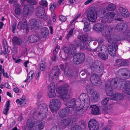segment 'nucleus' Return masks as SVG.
I'll use <instances>...</instances> for the list:
<instances>
[{"label":"nucleus","instance_id":"1","mask_svg":"<svg viewBox=\"0 0 130 130\" xmlns=\"http://www.w3.org/2000/svg\"><path fill=\"white\" fill-rule=\"evenodd\" d=\"M92 72L99 76L103 75L104 68L101 62L98 60L95 61L91 67Z\"/></svg>","mask_w":130,"mask_h":130},{"label":"nucleus","instance_id":"2","mask_svg":"<svg viewBox=\"0 0 130 130\" xmlns=\"http://www.w3.org/2000/svg\"><path fill=\"white\" fill-rule=\"evenodd\" d=\"M87 34H85L80 36L79 39L84 43L83 46L81 47V48L84 50L91 52L92 50L90 47L89 43L91 40L87 37Z\"/></svg>","mask_w":130,"mask_h":130},{"label":"nucleus","instance_id":"3","mask_svg":"<svg viewBox=\"0 0 130 130\" xmlns=\"http://www.w3.org/2000/svg\"><path fill=\"white\" fill-rule=\"evenodd\" d=\"M61 103L60 101L57 99L51 100L49 104V107L51 111L53 113H55L56 110L60 108Z\"/></svg>","mask_w":130,"mask_h":130},{"label":"nucleus","instance_id":"4","mask_svg":"<svg viewBox=\"0 0 130 130\" xmlns=\"http://www.w3.org/2000/svg\"><path fill=\"white\" fill-rule=\"evenodd\" d=\"M36 15L38 18H41L45 20L47 19L45 9L44 7L40 6H38L36 9L35 12Z\"/></svg>","mask_w":130,"mask_h":130},{"label":"nucleus","instance_id":"5","mask_svg":"<svg viewBox=\"0 0 130 130\" xmlns=\"http://www.w3.org/2000/svg\"><path fill=\"white\" fill-rule=\"evenodd\" d=\"M85 59L84 53H79L77 54L73 58V61L75 64H78L83 63Z\"/></svg>","mask_w":130,"mask_h":130},{"label":"nucleus","instance_id":"6","mask_svg":"<svg viewBox=\"0 0 130 130\" xmlns=\"http://www.w3.org/2000/svg\"><path fill=\"white\" fill-rule=\"evenodd\" d=\"M17 29L19 31H22L24 33H27L29 32V28L26 20L19 22Z\"/></svg>","mask_w":130,"mask_h":130},{"label":"nucleus","instance_id":"7","mask_svg":"<svg viewBox=\"0 0 130 130\" xmlns=\"http://www.w3.org/2000/svg\"><path fill=\"white\" fill-rule=\"evenodd\" d=\"M60 73V70L59 68L57 66L54 67L50 72V78L52 81L57 80L58 78V76Z\"/></svg>","mask_w":130,"mask_h":130},{"label":"nucleus","instance_id":"8","mask_svg":"<svg viewBox=\"0 0 130 130\" xmlns=\"http://www.w3.org/2000/svg\"><path fill=\"white\" fill-rule=\"evenodd\" d=\"M36 105L38 106L39 115L43 116V115H45V117H46V113H47L48 110L47 106L44 103L40 104L39 102L37 103Z\"/></svg>","mask_w":130,"mask_h":130},{"label":"nucleus","instance_id":"9","mask_svg":"<svg viewBox=\"0 0 130 130\" xmlns=\"http://www.w3.org/2000/svg\"><path fill=\"white\" fill-rule=\"evenodd\" d=\"M79 99L82 100L85 108H88L89 106L90 99L88 94L82 93L79 96Z\"/></svg>","mask_w":130,"mask_h":130},{"label":"nucleus","instance_id":"10","mask_svg":"<svg viewBox=\"0 0 130 130\" xmlns=\"http://www.w3.org/2000/svg\"><path fill=\"white\" fill-rule=\"evenodd\" d=\"M88 126L90 130H99L100 125L96 120L93 118L89 121Z\"/></svg>","mask_w":130,"mask_h":130},{"label":"nucleus","instance_id":"11","mask_svg":"<svg viewBox=\"0 0 130 130\" xmlns=\"http://www.w3.org/2000/svg\"><path fill=\"white\" fill-rule=\"evenodd\" d=\"M119 75L122 78L127 79L130 77V71L126 68H122L119 69L117 72Z\"/></svg>","mask_w":130,"mask_h":130},{"label":"nucleus","instance_id":"12","mask_svg":"<svg viewBox=\"0 0 130 130\" xmlns=\"http://www.w3.org/2000/svg\"><path fill=\"white\" fill-rule=\"evenodd\" d=\"M87 19H88L90 22H95L97 17V14L96 12L94 10L91 9L89 10L87 13Z\"/></svg>","mask_w":130,"mask_h":130},{"label":"nucleus","instance_id":"13","mask_svg":"<svg viewBox=\"0 0 130 130\" xmlns=\"http://www.w3.org/2000/svg\"><path fill=\"white\" fill-rule=\"evenodd\" d=\"M117 44H114L112 45H109L107 47V50L109 54L111 56H115L116 51L118 49Z\"/></svg>","mask_w":130,"mask_h":130},{"label":"nucleus","instance_id":"14","mask_svg":"<svg viewBox=\"0 0 130 130\" xmlns=\"http://www.w3.org/2000/svg\"><path fill=\"white\" fill-rule=\"evenodd\" d=\"M55 86L54 83L50 84L48 86V91L47 92V95L50 98H54L56 96V93L55 92Z\"/></svg>","mask_w":130,"mask_h":130},{"label":"nucleus","instance_id":"15","mask_svg":"<svg viewBox=\"0 0 130 130\" xmlns=\"http://www.w3.org/2000/svg\"><path fill=\"white\" fill-rule=\"evenodd\" d=\"M40 22L38 19H33L31 21L30 23L29 28L32 30H35L38 29V25Z\"/></svg>","mask_w":130,"mask_h":130},{"label":"nucleus","instance_id":"16","mask_svg":"<svg viewBox=\"0 0 130 130\" xmlns=\"http://www.w3.org/2000/svg\"><path fill=\"white\" fill-rule=\"evenodd\" d=\"M75 118L71 117L68 118H67L63 119L61 120V126L65 128L67 126H69L70 127V124L73 121V120Z\"/></svg>","mask_w":130,"mask_h":130},{"label":"nucleus","instance_id":"17","mask_svg":"<svg viewBox=\"0 0 130 130\" xmlns=\"http://www.w3.org/2000/svg\"><path fill=\"white\" fill-rule=\"evenodd\" d=\"M128 28L127 24L125 23H121L118 24L116 25L115 29L119 31L125 32Z\"/></svg>","mask_w":130,"mask_h":130},{"label":"nucleus","instance_id":"18","mask_svg":"<svg viewBox=\"0 0 130 130\" xmlns=\"http://www.w3.org/2000/svg\"><path fill=\"white\" fill-rule=\"evenodd\" d=\"M68 84H64L60 87H58L57 89H56V91L60 94L68 93Z\"/></svg>","mask_w":130,"mask_h":130},{"label":"nucleus","instance_id":"19","mask_svg":"<svg viewBox=\"0 0 130 130\" xmlns=\"http://www.w3.org/2000/svg\"><path fill=\"white\" fill-rule=\"evenodd\" d=\"M78 120L76 118L73 120V121L70 124L71 130H82L81 127L77 125Z\"/></svg>","mask_w":130,"mask_h":130},{"label":"nucleus","instance_id":"20","mask_svg":"<svg viewBox=\"0 0 130 130\" xmlns=\"http://www.w3.org/2000/svg\"><path fill=\"white\" fill-rule=\"evenodd\" d=\"M81 22H83L85 26L83 29L84 31L85 32L89 31L91 29V27L89 26L90 23L89 20L85 18L83 19Z\"/></svg>","mask_w":130,"mask_h":130},{"label":"nucleus","instance_id":"21","mask_svg":"<svg viewBox=\"0 0 130 130\" xmlns=\"http://www.w3.org/2000/svg\"><path fill=\"white\" fill-rule=\"evenodd\" d=\"M100 97V95L99 92L94 91L91 93V99L93 102H96L99 101Z\"/></svg>","mask_w":130,"mask_h":130},{"label":"nucleus","instance_id":"22","mask_svg":"<svg viewBox=\"0 0 130 130\" xmlns=\"http://www.w3.org/2000/svg\"><path fill=\"white\" fill-rule=\"evenodd\" d=\"M67 66L64 70V73L66 76L71 77L72 78H75L76 77V74L75 72L72 70L66 69Z\"/></svg>","mask_w":130,"mask_h":130},{"label":"nucleus","instance_id":"23","mask_svg":"<svg viewBox=\"0 0 130 130\" xmlns=\"http://www.w3.org/2000/svg\"><path fill=\"white\" fill-rule=\"evenodd\" d=\"M85 106H83V107L76 108H73V110L74 111V112H75L77 114L79 115H81L83 114L84 112L86 111L88 108H85Z\"/></svg>","mask_w":130,"mask_h":130},{"label":"nucleus","instance_id":"24","mask_svg":"<svg viewBox=\"0 0 130 130\" xmlns=\"http://www.w3.org/2000/svg\"><path fill=\"white\" fill-rule=\"evenodd\" d=\"M69 109L68 107H65L60 110L58 112L59 116L62 117L67 116L69 114Z\"/></svg>","mask_w":130,"mask_h":130},{"label":"nucleus","instance_id":"25","mask_svg":"<svg viewBox=\"0 0 130 130\" xmlns=\"http://www.w3.org/2000/svg\"><path fill=\"white\" fill-rule=\"evenodd\" d=\"M40 39L39 36L37 35H31L28 37V41L30 43H34L37 42Z\"/></svg>","mask_w":130,"mask_h":130},{"label":"nucleus","instance_id":"26","mask_svg":"<svg viewBox=\"0 0 130 130\" xmlns=\"http://www.w3.org/2000/svg\"><path fill=\"white\" fill-rule=\"evenodd\" d=\"M35 120L33 117H30L27 120V126L28 128H32L36 125Z\"/></svg>","mask_w":130,"mask_h":130},{"label":"nucleus","instance_id":"27","mask_svg":"<svg viewBox=\"0 0 130 130\" xmlns=\"http://www.w3.org/2000/svg\"><path fill=\"white\" fill-rule=\"evenodd\" d=\"M12 41L14 45H19L23 46L24 45V42L18 38L14 36L13 38Z\"/></svg>","mask_w":130,"mask_h":130},{"label":"nucleus","instance_id":"28","mask_svg":"<svg viewBox=\"0 0 130 130\" xmlns=\"http://www.w3.org/2000/svg\"><path fill=\"white\" fill-rule=\"evenodd\" d=\"M104 27V25L99 23H97L94 26L93 29L98 32H100L103 29Z\"/></svg>","mask_w":130,"mask_h":130},{"label":"nucleus","instance_id":"29","mask_svg":"<svg viewBox=\"0 0 130 130\" xmlns=\"http://www.w3.org/2000/svg\"><path fill=\"white\" fill-rule=\"evenodd\" d=\"M119 10L122 16L125 18H127L129 14L127 10L123 7L120 8Z\"/></svg>","mask_w":130,"mask_h":130},{"label":"nucleus","instance_id":"30","mask_svg":"<svg viewBox=\"0 0 130 130\" xmlns=\"http://www.w3.org/2000/svg\"><path fill=\"white\" fill-rule=\"evenodd\" d=\"M91 113L94 115H98L100 113L99 108L95 105H91Z\"/></svg>","mask_w":130,"mask_h":130},{"label":"nucleus","instance_id":"31","mask_svg":"<svg viewBox=\"0 0 130 130\" xmlns=\"http://www.w3.org/2000/svg\"><path fill=\"white\" fill-rule=\"evenodd\" d=\"M105 90L107 96H110L112 94L113 91L112 88L108 84H105Z\"/></svg>","mask_w":130,"mask_h":130},{"label":"nucleus","instance_id":"32","mask_svg":"<svg viewBox=\"0 0 130 130\" xmlns=\"http://www.w3.org/2000/svg\"><path fill=\"white\" fill-rule=\"evenodd\" d=\"M42 37L46 38L49 34V32L47 28L46 27L42 28L41 30Z\"/></svg>","mask_w":130,"mask_h":130},{"label":"nucleus","instance_id":"33","mask_svg":"<svg viewBox=\"0 0 130 130\" xmlns=\"http://www.w3.org/2000/svg\"><path fill=\"white\" fill-rule=\"evenodd\" d=\"M75 99H73L67 103L66 105L68 107L73 108L75 106Z\"/></svg>","mask_w":130,"mask_h":130},{"label":"nucleus","instance_id":"34","mask_svg":"<svg viewBox=\"0 0 130 130\" xmlns=\"http://www.w3.org/2000/svg\"><path fill=\"white\" fill-rule=\"evenodd\" d=\"M60 95L61 98L64 101H67L70 98V95L68 93Z\"/></svg>","mask_w":130,"mask_h":130},{"label":"nucleus","instance_id":"35","mask_svg":"<svg viewBox=\"0 0 130 130\" xmlns=\"http://www.w3.org/2000/svg\"><path fill=\"white\" fill-rule=\"evenodd\" d=\"M10 101L9 100L7 101L6 103L5 107V108L4 109V110L3 111V113L6 115H7L8 111L9 109L10 106Z\"/></svg>","mask_w":130,"mask_h":130},{"label":"nucleus","instance_id":"36","mask_svg":"<svg viewBox=\"0 0 130 130\" xmlns=\"http://www.w3.org/2000/svg\"><path fill=\"white\" fill-rule=\"evenodd\" d=\"M98 55L100 58L104 60H106L108 58V55L105 53H99Z\"/></svg>","mask_w":130,"mask_h":130},{"label":"nucleus","instance_id":"37","mask_svg":"<svg viewBox=\"0 0 130 130\" xmlns=\"http://www.w3.org/2000/svg\"><path fill=\"white\" fill-rule=\"evenodd\" d=\"M116 7L115 4L111 3L109 4L106 7L107 10L109 11H112L115 10Z\"/></svg>","mask_w":130,"mask_h":130},{"label":"nucleus","instance_id":"38","mask_svg":"<svg viewBox=\"0 0 130 130\" xmlns=\"http://www.w3.org/2000/svg\"><path fill=\"white\" fill-rule=\"evenodd\" d=\"M98 78L95 80V83H92L93 84L96 86H99L101 85L102 83L101 80L99 76L97 77Z\"/></svg>","mask_w":130,"mask_h":130},{"label":"nucleus","instance_id":"39","mask_svg":"<svg viewBox=\"0 0 130 130\" xmlns=\"http://www.w3.org/2000/svg\"><path fill=\"white\" fill-rule=\"evenodd\" d=\"M83 103H82V100L79 99V98L78 100L75 102V106H76V108L83 107V106L84 105V104H83Z\"/></svg>","mask_w":130,"mask_h":130},{"label":"nucleus","instance_id":"40","mask_svg":"<svg viewBox=\"0 0 130 130\" xmlns=\"http://www.w3.org/2000/svg\"><path fill=\"white\" fill-rule=\"evenodd\" d=\"M100 109L102 113L104 114L108 113L109 111L107 107L103 105L101 106Z\"/></svg>","mask_w":130,"mask_h":130},{"label":"nucleus","instance_id":"41","mask_svg":"<svg viewBox=\"0 0 130 130\" xmlns=\"http://www.w3.org/2000/svg\"><path fill=\"white\" fill-rule=\"evenodd\" d=\"M25 6V8H27V10L30 14L33 12L34 9L32 6L26 5Z\"/></svg>","mask_w":130,"mask_h":130},{"label":"nucleus","instance_id":"42","mask_svg":"<svg viewBox=\"0 0 130 130\" xmlns=\"http://www.w3.org/2000/svg\"><path fill=\"white\" fill-rule=\"evenodd\" d=\"M128 60L127 59H125L119 63V65L120 66H126L128 65Z\"/></svg>","mask_w":130,"mask_h":130},{"label":"nucleus","instance_id":"43","mask_svg":"<svg viewBox=\"0 0 130 130\" xmlns=\"http://www.w3.org/2000/svg\"><path fill=\"white\" fill-rule=\"evenodd\" d=\"M69 47L72 54H73L76 52V47L74 45L71 44L69 45Z\"/></svg>","mask_w":130,"mask_h":130},{"label":"nucleus","instance_id":"44","mask_svg":"<svg viewBox=\"0 0 130 130\" xmlns=\"http://www.w3.org/2000/svg\"><path fill=\"white\" fill-rule=\"evenodd\" d=\"M99 76L97 74H94L92 75L90 77V80L92 83H95V80L98 78L97 77Z\"/></svg>","mask_w":130,"mask_h":130},{"label":"nucleus","instance_id":"45","mask_svg":"<svg viewBox=\"0 0 130 130\" xmlns=\"http://www.w3.org/2000/svg\"><path fill=\"white\" fill-rule=\"evenodd\" d=\"M111 30V29H110L109 30L108 29V30L107 29H106L102 32V34L103 36L107 37L110 35Z\"/></svg>","mask_w":130,"mask_h":130},{"label":"nucleus","instance_id":"46","mask_svg":"<svg viewBox=\"0 0 130 130\" xmlns=\"http://www.w3.org/2000/svg\"><path fill=\"white\" fill-rule=\"evenodd\" d=\"M106 11L105 10H102L101 11H100L98 13L99 16L100 18H103L107 14Z\"/></svg>","mask_w":130,"mask_h":130},{"label":"nucleus","instance_id":"47","mask_svg":"<svg viewBox=\"0 0 130 130\" xmlns=\"http://www.w3.org/2000/svg\"><path fill=\"white\" fill-rule=\"evenodd\" d=\"M86 89L88 93H90L93 90V87L90 84H88L86 87Z\"/></svg>","mask_w":130,"mask_h":130},{"label":"nucleus","instance_id":"48","mask_svg":"<svg viewBox=\"0 0 130 130\" xmlns=\"http://www.w3.org/2000/svg\"><path fill=\"white\" fill-rule=\"evenodd\" d=\"M127 88L125 89V91L126 94L130 95V81L127 83Z\"/></svg>","mask_w":130,"mask_h":130},{"label":"nucleus","instance_id":"49","mask_svg":"<svg viewBox=\"0 0 130 130\" xmlns=\"http://www.w3.org/2000/svg\"><path fill=\"white\" fill-rule=\"evenodd\" d=\"M118 81V79L117 78H115L112 79L110 82V85L111 86H113L116 85Z\"/></svg>","mask_w":130,"mask_h":130},{"label":"nucleus","instance_id":"50","mask_svg":"<svg viewBox=\"0 0 130 130\" xmlns=\"http://www.w3.org/2000/svg\"><path fill=\"white\" fill-rule=\"evenodd\" d=\"M74 43L77 47H79L80 46V47L83 45H81V42L79 40H76L74 41Z\"/></svg>","mask_w":130,"mask_h":130},{"label":"nucleus","instance_id":"51","mask_svg":"<svg viewBox=\"0 0 130 130\" xmlns=\"http://www.w3.org/2000/svg\"><path fill=\"white\" fill-rule=\"evenodd\" d=\"M109 100V99L108 98H105L101 102L102 106L106 105L107 104Z\"/></svg>","mask_w":130,"mask_h":130},{"label":"nucleus","instance_id":"52","mask_svg":"<svg viewBox=\"0 0 130 130\" xmlns=\"http://www.w3.org/2000/svg\"><path fill=\"white\" fill-rule=\"evenodd\" d=\"M106 15V16H107V17L110 18L112 20H113L115 15L112 12H110L107 13Z\"/></svg>","mask_w":130,"mask_h":130},{"label":"nucleus","instance_id":"53","mask_svg":"<svg viewBox=\"0 0 130 130\" xmlns=\"http://www.w3.org/2000/svg\"><path fill=\"white\" fill-rule=\"evenodd\" d=\"M23 13L24 16L25 17L27 16L29 14H30L27 10V8H25V6H24L23 9Z\"/></svg>","mask_w":130,"mask_h":130},{"label":"nucleus","instance_id":"54","mask_svg":"<svg viewBox=\"0 0 130 130\" xmlns=\"http://www.w3.org/2000/svg\"><path fill=\"white\" fill-rule=\"evenodd\" d=\"M39 4L44 7H46L47 5V2L46 0H41L39 2Z\"/></svg>","mask_w":130,"mask_h":130},{"label":"nucleus","instance_id":"55","mask_svg":"<svg viewBox=\"0 0 130 130\" xmlns=\"http://www.w3.org/2000/svg\"><path fill=\"white\" fill-rule=\"evenodd\" d=\"M27 1V3H29L32 5H36L37 2L35 0H23L24 2Z\"/></svg>","mask_w":130,"mask_h":130},{"label":"nucleus","instance_id":"56","mask_svg":"<svg viewBox=\"0 0 130 130\" xmlns=\"http://www.w3.org/2000/svg\"><path fill=\"white\" fill-rule=\"evenodd\" d=\"M116 96L117 98H116L117 100H121L123 98V95L121 93H117Z\"/></svg>","mask_w":130,"mask_h":130},{"label":"nucleus","instance_id":"57","mask_svg":"<svg viewBox=\"0 0 130 130\" xmlns=\"http://www.w3.org/2000/svg\"><path fill=\"white\" fill-rule=\"evenodd\" d=\"M103 49L100 46H98L96 48V49H95L94 50V52H95L96 51L99 52V53H100V52H101L102 51Z\"/></svg>","mask_w":130,"mask_h":130},{"label":"nucleus","instance_id":"58","mask_svg":"<svg viewBox=\"0 0 130 130\" xmlns=\"http://www.w3.org/2000/svg\"><path fill=\"white\" fill-rule=\"evenodd\" d=\"M80 125L81 127H83L85 128L86 126V124L85 121L84 120H82L80 122Z\"/></svg>","mask_w":130,"mask_h":130},{"label":"nucleus","instance_id":"59","mask_svg":"<svg viewBox=\"0 0 130 130\" xmlns=\"http://www.w3.org/2000/svg\"><path fill=\"white\" fill-rule=\"evenodd\" d=\"M20 8L18 7H16L15 10V12L16 14L17 15H19L20 14Z\"/></svg>","mask_w":130,"mask_h":130},{"label":"nucleus","instance_id":"60","mask_svg":"<svg viewBox=\"0 0 130 130\" xmlns=\"http://www.w3.org/2000/svg\"><path fill=\"white\" fill-rule=\"evenodd\" d=\"M17 24L15 23H13L12 25V31L13 33H15V31L16 29V26Z\"/></svg>","mask_w":130,"mask_h":130},{"label":"nucleus","instance_id":"61","mask_svg":"<svg viewBox=\"0 0 130 130\" xmlns=\"http://www.w3.org/2000/svg\"><path fill=\"white\" fill-rule=\"evenodd\" d=\"M50 130H61V129L59 126L56 125L53 126Z\"/></svg>","mask_w":130,"mask_h":130},{"label":"nucleus","instance_id":"62","mask_svg":"<svg viewBox=\"0 0 130 130\" xmlns=\"http://www.w3.org/2000/svg\"><path fill=\"white\" fill-rule=\"evenodd\" d=\"M117 93L114 94L113 95H111L110 97V99L111 100H117L116 99L117 98Z\"/></svg>","mask_w":130,"mask_h":130},{"label":"nucleus","instance_id":"63","mask_svg":"<svg viewBox=\"0 0 130 130\" xmlns=\"http://www.w3.org/2000/svg\"><path fill=\"white\" fill-rule=\"evenodd\" d=\"M59 19L60 21L64 22L66 19V17L65 16L61 15L59 16Z\"/></svg>","mask_w":130,"mask_h":130},{"label":"nucleus","instance_id":"64","mask_svg":"<svg viewBox=\"0 0 130 130\" xmlns=\"http://www.w3.org/2000/svg\"><path fill=\"white\" fill-rule=\"evenodd\" d=\"M45 67L44 64L42 63L40 66V69L41 71H44L45 70Z\"/></svg>","mask_w":130,"mask_h":130}]
</instances>
